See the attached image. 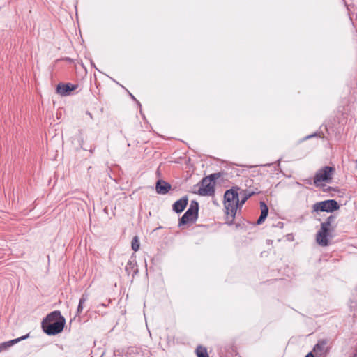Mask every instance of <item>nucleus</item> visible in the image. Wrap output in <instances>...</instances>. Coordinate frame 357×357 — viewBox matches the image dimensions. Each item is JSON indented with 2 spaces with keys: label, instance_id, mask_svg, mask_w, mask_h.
<instances>
[{
  "label": "nucleus",
  "instance_id": "nucleus-1",
  "mask_svg": "<svg viewBox=\"0 0 357 357\" xmlns=\"http://www.w3.org/2000/svg\"><path fill=\"white\" fill-rule=\"evenodd\" d=\"M65 324V318L61 315V312L55 310L46 316L42 321L41 326L46 334L55 335L63 330Z\"/></svg>",
  "mask_w": 357,
  "mask_h": 357
},
{
  "label": "nucleus",
  "instance_id": "nucleus-2",
  "mask_svg": "<svg viewBox=\"0 0 357 357\" xmlns=\"http://www.w3.org/2000/svg\"><path fill=\"white\" fill-rule=\"evenodd\" d=\"M336 219V215H331L321 223L320 229L316 235V241L320 246L326 247L329 245L328 238H333L332 233L337 227Z\"/></svg>",
  "mask_w": 357,
  "mask_h": 357
},
{
  "label": "nucleus",
  "instance_id": "nucleus-3",
  "mask_svg": "<svg viewBox=\"0 0 357 357\" xmlns=\"http://www.w3.org/2000/svg\"><path fill=\"white\" fill-rule=\"evenodd\" d=\"M224 199L226 222L228 225H232L235 218L238 206L239 205V199L237 190L233 188L226 190L224 195Z\"/></svg>",
  "mask_w": 357,
  "mask_h": 357
},
{
  "label": "nucleus",
  "instance_id": "nucleus-4",
  "mask_svg": "<svg viewBox=\"0 0 357 357\" xmlns=\"http://www.w3.org/2000/svg\"><path fill=\"white\" fill-rule=\"evenodd\" d=\"M199 204L197 201L192 200L190 206L183 216L179 219L178 226L181 227L190 222H195L198 218Z\"/></svg>",
  "mask_w": 357,
  "mask_h": 357
},
{
  "label": "nucleus",
  "instance_id": "nucleus-5",
  "mask_svg": "<svg viewBox=\"0 0 357 357\" xmlns=\"http://www.w3.org/2000/svg\"><path fill=\"white\" fill-rule=\"evenodd\" d=\"M340 208V204L335 199H328L316 202L312 205V212L333 213Z\"/></svg>",
  "mask_w": 357,
  "mask_h": 357
},
{
  "label": "nucleus",
  "instance_id": "nucleus-6",
  "mask_svg": "<svg viewBox=\"0 0 357 357\" xmlns=\"http://www.w3.org/2000/svg\"><path fill=\"white\" fill-rule=\"evenodd\" d=\"M335 169L333 167L326 166L319 169L314 177V184L316 186L319 185L320 182H329L332 179V175Z\"/></svg>",
  "mask_w": 357,
  "mask_h": 357
},
{
  "label": "nucleus",
  "instance_id": "nucleus-7",
  "mask_svg": "<svg viewBox=\"0 0 357 357\" xmlns=\"http://www.w3.org/2000/svg\"><path fill=\"white\" fill-rule=\"evenodd\" d=\"M78 86L77 84H73L71 83H59L56 87L57 93L62 96H70L74 90H75Z\"/></svg>",
  "mask_w": 357,
  "mask_h": 357
},
{
  "label": "nucleus",
  "instance_id": "nucleus-8",
  "mask_svg": "<svg viewBox=\"0 0 357 357\" xmlns=\"http://www.w3.org/2000/svg\"><path fill=\"white\" fill-rule=\"evenodd\" d=\"M215 192V185L213 183H203L202 181V186L199 188L198 193L202 196H211Z\"/></svg>",
  "mask_w": 357,
  "mask_h": 357
},
{
  "label": "nucleus",
  "instance_id": "nucleus-9",
  "mask_svg": "<svg viewBox=\"0 0 357 357\" xmlns=\"http://www.w3.org/2000/svg\"><path fill=\"white\" fill-rule=\"evenodd\" d=\"M314 352L317 356H322L328 352V341L326 340H319L314 347Z\"/></svg>",
  "mask_w": 357,
  "mask_h": 357
},
{
  "label": "nucleus",
  "instance_id": "nucleus-10",
  "mask_svg": "<svg viewBox=\"0 0 357 357\" xmlns=\"http://www.w3.org/2000/svg\"><path fill=\"white\" fill-rule=\"evenodd\" d=\"M170 189L171 185L169 183L163 180H158L156 182L155 190L158 194L165 195L170 190Z\"/></svg>",
  "mask_w": 357,
  "mask_h": 357
},
{
  "label": "nucleus",
  "instance_id": "nucleus-11",
  "mask_svg": "<svg viewBox=\"0 0 357 357\" xmlns=\"http://www.w3.org/2000/svg\"><path fill=\"white\" fill-rule=\"evenodd\" d=\"M188 199L187 197H183L180 199L174 202L172 206L173 211L177 213H180L188 205Z\"/></svg>",
  "mask_w": 357,
  "mask_h": 357
},
{
  "label": "nucleus",
  "instance_id": "nucleus-12",
  "mask_svg": "<svg viewBox=\"0 0 357 357\" xmlns=\"http://www.w3.org/2000/svg\"><path fill=\"white\" fill-rule=\"evenodd\" d=\"M28 337H29V334L23 335L18 338L8 341V342L1 343L0 344V352L6 350L7 349H8L11 346L14 345L15 344L20 342L21 340H24L26 339Z\"/></svg>",
  "mask_w": 357,
  "mask_h": 357
},
{
  "label": "nucleus",
  "instance_id": "nucleus-13",
  "mask_svg": "<svg viewBox=\"0 0 357 357\" xmlns=\"http://www.w3.org/2000/svg\"><path fill=\"white\" fill-rule=\"evenodd\" d=\"M87 300L88 295L86 294H82L79 299V304L77 306V315H79L82 312L84 308V304L86 302Z\"/></svg>",
  "mask_w": 357,
  "mask_h": 357
},
{
  "label": "nucleus",
  "instance_id": "nucleus-14",
  "mask_svg": "<svg viewBox=\"0 0 357 357\" xmlns=\"http://www.w3.org/2000/svg\"><path fill=\"white\" fill-rule=\"evenodd\" d=\"M241 193L243 195V197L241 199V201H239V205L243 206L245 202L247 201L248 199H249L250 197H252L255 192H250L248 190H243Z\"/></svg>",
  "mask_w": 357,
  "mask_h": 357
},
{
  "label": "nucleus",
  "instance_id": "nucleus-15",
  "mask_svg": "<svg viewBox=\"0 0 357 357\" xmlns=\"http://www.w3.org/2000/svg\"><path fill=\"white\" fill-rule=\"evenodd\" d=\"M196 354L197 357H209L206 349L202 346H198L197 347Z\"/></svg>",
  "mask_w": 357,
  "mask_h": 357
},
{
  "label": "nucleus",
  "instance_id": "nucleus-16",
  "mask_svg": "<svg viewBox=\"0 0 357 357\" xmlns=\"http://www.w3.org/2000/svg\"><path fill=\"white\" fill-rule=\"evenodd\" d=\"M220 176V173H215L210 174L208 176H206L203 178V183H213L215 184V181Z\"/></svg>",
  "mask_w": 357,
  "mask_h": 357
},
{
  "label": "nucleus",
  "instance_id": "nucleus-17",
  "mask_svg": "<svg viewBox=\"0 0 357 357\" xmlns=\"http://www.w3.org/2000/svg\"><path fill=\"white\" fill-rule=\"evenodd\" d=\"M260 208H261V215H260L266 218V217L268 216V208L267 205L264 202H260Z\"/></svg>",
  "mask_w": 357,
  "mask_h": 357
},
{
  "label": "nucleus",
  "instance_id": "nucleus-18",
  "mask_svg": "<svg viewBox=\"0 0 357 357\" xmlns=\"http://www.w3.org/2000/svg\"><path fill=\"white\" fill-rule=\"evenodd\" d=\"M140 246L139 240L138 236H135L132 240V249L137 252L139 250Z\"/></svg>",
  "mask_w": 357,
  "mask_h": 357
},
{
  "label": "nucleus",
  "instance_id": "nucleus-19",
  "mask_svg": "<svg viewBox=\"0 0 357 357\" xmlns=\"http://www.w3.org/2000/svg\"><path fill=\"white\" fill-rule=\"evenodd\" d=\"M132 266H133V264H132V261H129L127 263V264H126V268H125V269H126V272H127L128 274H130L129 268H132Z\"/></svg>",
  "mask_w": 357,
  "mask_h": 357
},
{
  "label": "nucleus",
  "instance_id": "nucleus-20",
  "mask_svg": "<svg viewBox=\"0 0 357 357\" xmlns=\"http://www.w3.org/2000/svg\"><path fill=\"white\" fill-rule=\"evenodd\" d=\"M265 219H266V218L262 217V216H261V215H260V216L259 217V218H258L257 221V225H261L262 222H264Z\"/></svg>",
  "mask_w": 357,
  "mask_h": 357
},
{
  "label": "nucleus",
  "instance_id": "nucleus-21",
  "mask_svg": "<svg viewBox=\"0 0 357 357\" xmlns=\"http://www.w3.org/2000/svg\"><path fill=\"white\" fill-rule=\"evenodd\" d=\"M129 94H130V97L132 98V99H133V100H136V101H137V104L140 105L139 102L136 100V98H135V96H134L132 93H129Z\"/></svg>",
  "mask_w": 357,
  "mask_h": 357
},
{
  "label": "nucleus",
  "instance_id": "nucleus-22",
  "mask_svg": "<svg viewBox=\"0 0 357 357\" xmlns=\"http://www.w3.org/2000/svg\"><path fill=\"white\" fill-rule=\"evenodd\" d=\"M305 357H315L312 352L308 353Z\"/></svg>",
  "mask_w": 357,
  "mask_h": 357
},
{
  "label": "nucleus",
  "instance_id": "nucleus-23",
  "mask_svg": "<svg viewBox=\"0 0 357 357\" xmlns=\"http://www.w3.org/2000/svg\"><path fill=\"white\" fill-rule=\"evenodd\" d=\"M316 135H317V134H316V133H315V134H313V135H310L307 136V137H306V139L311 138V137H314V136H316Z\"/></svg>",
  "mask_w": 357,
  "mask_h": 357
},
{
  "label": "nucleus",
  "instance_id": "nucleus-24",
  "mask_svg": "<svg viewBox=\"0 0 357 357\" xmlns=\"http://www.w3.org/2000/svg\"><path fill=\"white\" fill-rule=\"evenodd\" d=\"M86 114L89 115V116L91 118V119H93V116L92 114L89 112H86Z\"/></svg>",
  "mask_w": 357,
  "mask_h": 357
},
{
  "label": "nucleus",
  "instance_id": "nucleus-25",
  "mask_svg": "<svg viewBox=\"0 0 357 357\" xmlns=\"http://www.w3.org/2000/svg\"><path fill=\"white\" fill-rule=\"evenodd\" d=\"M351 357H357V351Z\"/></svg>",
  "mask_w": 357,
  "mask_h": 357
},
{
  "label": "nucleus",
  "instance_id": "nucleus-26",
  "mask_svg": "<svg viewBox=\"0 0 357 357\" xmlns=\"http://www.w3.org/2000/svg\"><path fill=\"white\" fill-rule=\"evenodd\" d=\"M356 168H357V160H356Z\"/></svg>",
  "mask_w": 357,
  "mask_h": 357
}]
</instances>
